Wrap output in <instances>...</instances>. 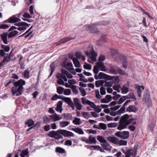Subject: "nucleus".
Here are the masks:
<instances>
[{
  "instance_id": "obj_44",
  "label": "nucleus",
  "mask_w": 157,
  "mask_h": 157,
  "mask_svg": "<svg viewBox=\"0 0 157 157\" xmlns=\"http://www.w3.org/2000/svg\"><path fill=\"white\" fill-rule=\"evenodd\" d=\"M80 119L79 118L75 117V119L73 121V123L75 125H79L81 124Z\"/></svg>"
},
{
  "instance_id": "obj_43",
  "label": "nucleus",
  "mask_w": 157,
  "mask_h": 157,
  "mask_svg": "<svg viewBox=\"0 0 157 157\" xmlns=\"http://www.w3.org/2000/svg\"><path fill=\"white\" fill-rule=\"evenodd\" d=\"M50 68L51 70V72L50 74L48 77H50L53 74L54 71L55 70V67L53 64H51L50 65Z\"/></svg>"
},
{
  "instance_id": "obj_40",
  "label": "nucleus",
  "mask_w": 157,
  "mask_h": 157,
  "mask_svg": "<svg viewBox=\"0 0 157 157\" xmlns=\"http://www.w3.org/2000/svg\"><path fill=\"white\" fill-rule=\"evenodd\" d=\"M122 93L125 94L127 93L128 92V89L125 86H124L121 88Z\"/></svg>"
},
{
  "instance_id": "obj_12",
  "label": "nucleus",
  "mask_w": 157,
  "mask_h": 157,
  "mask_svg": "<svg viewBox=\"0 0 157 157\" xmlns=\"http://www.w3.org/2000/svg\"><path fill=\"white\" fill-rule=\"evenodd\" d=\"M74 39V38H72L71 37H67L61 39L60 40H59V41L57 42L56 43V45H59L61 44L65 43L69 40H73Z\"/></svg>"
},
{
  "instance_id": "obj_49",
  "label": "nucleus",
  "mask_w": 157,
  "mask_h": 157,
  "mask_svg": "<svg viewBox=\"0 0 157 157\" xmlns=\"http://www.w3.org/2000/svg\"><path fill=\"white\" fill-rule=\"evenodd\" d=\"M61 96L58 95L57 94H56L51 98V100L54 101L58 99H61Z\"/></svg>"
},
{
  "instance_id": "obj_51",
  "label": "nucleus",
  "mask_w": 157,
  "mask_h": 157,
  "mask_svg": "<svg viewBox=\"0 0 157 157\" xmlns=\"http://www.w3.org/2000/svg\"><path fill=\"white\" fill-rule=\"evenodd\" d=\"M83 67L85 69L90 70L91 69V65L90 64H87L86 63H84Z\"/></svg>"
},
{
  "instance_id": "obj_33",
  "label": "nucleus",
  "mask_w": 157,
  "mask_h": 157,
  "mask_svg": "<svg viewBox=\"0 0 157 157\" xmlns=\"http://www.w3.org/2000/svg\"><path fill=\"white\" fill-rule=\"evenodd\" d=\"M29 74L30 71L28 69L25 70L24 72L23 75L25 78L27 79L29 78L30 77Z\"/></svg>"
},
{
  "instance_id": "obj_57",
  "label": "nucleus",
  "mask_w": 157,
  "mask_h": 157,
  "mask_svg": "<svg viewBox=\"0 0 157 157\" xmlns=\"http://www.w3.org/2000/svg\"><path fill=\"white\" fill-rule=\"evenodd\" d=\"M100 92L101 95L105 94V89L104 87H101L100 89Z\"/></svg>"
},
{
  "instance_id": "obj_53",
  "label": "nucleus",
  "mask_w": 157,
  "mask_h": 157,
  "mask_svg": "<svg viewBox=\"0 0 157 157\" xmlns=\"http://www.w3.org/2000/svg\"><path fill=\"white\" fill-rule=\"evenodd\" d=\"M79 90L81 92V95L82 96H84L86 95V92L83 88L81 87H79Z\"/></svg>"
},
{
  "instance_id": "obj_31",
  "label": "nucleus",
  "mask_w": 157,
  "mask_h": 157,
  "mask_svg": "<svg viewBox=\"0 0 157 157\" xmlns=\"http://www.w3.org/2000/svg\"><path fill=\"white\" fill-rule=\"evenodd\" d=\"M25 124L28 127H31L34 124V121L32 119H29L25 122Z\"/></svg>"
},
{
  "instance_id": "obj_29",
  "label": "nucleus",
  "mask_w": 157,
  "mask_h": 157,
  "mask_svg": "<svg viewBox=\"0 0 157 157\" xmlns=\"http://www.w3.org/2000/svg\"><path fill=\"white\" fill-rule=\"evenodd\" d=\"M18 32L17 31L13 30L10 32L8 34V38H10L16 35L18 33Z\"/></svg>"
},
{
  "instance_id": "obj_64",
  "label": "nucleus",
  "mask_w": 157,
  "mask_h": 157,
  "mask_svg": "<svg viewBox=\"0 0 157 157\" xmlns=\"http://www.w3.org/2000/svg\"><path fill=\"white\" fill-rule=\"evenodd\" d=\"M72 142L70 140H66L64 143V144L66 145L70 146L72 145Z\"/></svg>"
},
{
  "instance_id": "obj_62",
  "label": "nucleus",
  "mask_w": 157,
  "mask_h": 157,
  "mask_svg": "<svg viewBox=\"0 0 157 157\" xmlns=\"http://www.w3.org/2000/svg\"><path fill=\"white\" fill-rule=\"evenodd\" d=\"M99 69L97 65L94 66L93 69V71L94 73L95 74H97L98 72Z\"/></svg>"
},
{
  "instance_id": "obj_1",
  "label": "nucleus",
  "mask_w": 157,
  "mask_h": 157,
  "mask_svg": "<svg viewBox=\"0 0 157 157\" xmlns=\"http://www.w3.org/2000/svg\"><path fill=\"white\" fill-rule=\"evenodd\" d=\"M65 137H73L74 134L72 132L63 129H59L57 131L52 130L50 131L48 135L51 137L54 138L56 140L61 139L63 138L62 136Z\"/></svg>"
},
{
  "instance_id": "obj_9",
  "label": "nucleus",
  "mask_w": 157,
  "mask_h": 157,
  "mask_svg": "<svg viewBox=\"0 0 157 157\" xmlns=\"http://www.w3.org/2000/svg\"><path fill=\"white\" fill-rule=\"evenodd\" d=\"M96 64L98 67L99 69L101 71H107V68L102 62L98 61L96 63Z\"/></svg>"
},
{
  "instance_id": "obj_61",
  "label": "nucleus",
  "mask_w": 157,
  "mask_h": 157,
  "mask_svg": "<svg viewBox=\"0 0 157 157\" xmlns=\"http://www.w3.org/2000/svg\"><path fill=\"white\" fill-rule=\"evenodd\" d=\"M71 93V90L70 89H67L64 90V94L65 95H69Z\"/></svg>"
},
{
  "instance_id": "obj_59",
  "label": "nucleus",
  "mask_w": 157,
  "mask_h": 157,
  "mask_svg": "<svg viewBox=\"0 0 157 157\" xmlns=\"http://www.w3.org/2000/svg\"><path fill=\"white\" fill-rule=\"evenodd\" d=\"M57 83L58 84L61 85L63 86L64 84V82L62 78L58 79L57 81Z\"/></svg>"
},
{
  "instance_id": "obj_46",
  "label": "nucleus",
  "mask_w": 157,
  "mask_h": 157,
  "mask_svg": "<svg viewBox=\"0 0 157 157\" xmlns=\"http://www.w3.org/2000/svg\"><path fill=\"white\" fill-rule=\"evenodd\" d=\"M64 88L61 86H59L57 88V92L59 94H61L64 92Z\"/></svg>"
},
{
  "instance_id": "obj_7",
  "label": "nucleus",
  "mask_w": 157,
  "mask_h": 157,
  "mask_svg": "<svg viewBox=\"0 0 157 157\" xmlns=\"http://www.w3.org/2000/svg\"><path fill=\"white\" fill-rule=\"evenodd\" d=\"M143 101L148 105H150L151 103V100L150 98V93L148 90H146L144 92Z\"/></svg>"
},
{
  "instance_id": "obj_8",
  "label": "nucleus",
  "mask_w": 157,
  "mask_h": 157,
  "mask_svg": "<svg viewBox=\"0 0 157 157\" xmlns=\"http://www.w3.org/2000/svg\"><path fill=\"white\" fill-rule=\"evenodd\" d=\"M81 102L83 105H90L92 108H94L96 106V105L94 102L86 99L85 98H82Z\"/></svg>"
},
{
  "instance_id": "obj_48",
  "label": "nucleus",
  "mask_w": 157,
  "mask_h": 157,
  "mask_svg": "<svg viewBox=\"0 0 157 157\" xmlns=\"http://www.w3.org/2000/svg\"><path fill=\"white\" fill-rule=\"evenodd\" d=\"M118 125V124L116 123H111L107 124L108 127L109 128H114Z\"/></svg>"
},
{
  "instance_id": "obj_19",
  "label": "nucleus",
  "mask_w": 157,
  "mask_h": 157,
  "mask_svg": "<svg viewBox=\"0 0 157 157\" xmlns=\"http://www.w3.org/2000/svg\"><path fill=\"white\" fill-rule=\"evenodd\" d=\"M137 94L139 97H141L142 95V92L143 90L144 89L143 86H138L137 87Z\"/></svg>"
},
{
  "instance_id": "obj_3",
  "label": "nucleus",
  "mask_w": 157,
  "mask_h": 157,
  "mask_svg": "<svg viewBox=\"0 0 157 157\" xmlns=\"http://www.w3.org/2000/svg\"><path fill=\"white\" fill-rule=\"evenodd\" d=\"M25 84V81L22 79L13 82L14 86L12 87L11 90L12 94L16 96L21 95L23 89V85Z\"/></svg>"
},
{
  "instance_id": "obj_27",
  "label": "nucleus",
  "mask_w": 157,
  "mask_h": 157,
  "mask_svg": "<svg viewBox=\"0 0 157 157\" xmlns=\"http://www.w3.org/2000/svg\"><path fill=\"white\" fill-rule=\"evenodd\" d=\"M75 56L78 59L81 58V59L84 61L85 59V58L84 56H82L80 52H77L75 53Z\"/></svg>"
},
{
  "instance_id": "obj_60",
  "label": "nucleus",
  "mask_w": 157,
  "mask_h": 157,
  "mask_svg": "<svg viewBox=\"0 0 157 157\" xmlns=\"http://www.w3.org/2000/svg\"><path fill=\"white\" fill-rule=\"evenodd\" d=\"M74 104L75 105L80 103L79 99L78 98H75L73 99Z\"/></svg>"
},
{
  "instance_id": "obj_25",
  "label": "nucleus",
  "mask_w": 157,
  "mask_h": 157,
  "mask_svg": "<svg viewBox=\"0 0 157 157\" xmlns=\"http://www.w3.org/2000/svg\"><path fill=\"white\" fill-rule=\"evenodd\" d=\"M111 52L113 58H116L119 56L117 50L112 49L111 50Z\"/></svg>"
},
{
  "instance_id": "obj_52",
  "label": "nucleus",
  "mask_w": 157,
  "mask_h": 157,
  "mask_svg": "<svg viewBox=\"0 0 157 157\" xmlns=\"http://www.w3.org/2000/svg\"><path fill=\"white\" fill-rule=\"evenodd\" d=\"M117 70H116L115 68H113V67H110L109 70V72L111 73L114 75H116L117 73Z\"/></svg>"
},
{
  "instance_id": "obj_28",
  "label": "nucleus",
  "mask_w": 157,
  "mask_h": 157,
  "mask_svg": "<svg viewBox=\"0 0 157 157\" xmlns=\"http://www.w3.org/2000/svg\"><path fill=\"white\" fill-rule=\"evenodd\" d=\"M108 140L114 144H117L118 141L117 138L114 137H108Z\"/></svg>"
},
{
  "instance_id": "obj_20",
  "label": "nucleus",
  "mask_w": 157,
  "mask_h": 157,
  "mask_svg": "<svg viewBox=\"0 0 157 157\" xmlns=\"http://www.w3.org/2000/svg\"><path fill=\"white\" fill-rule=\"evenodd\" d=\"M88 140V144H96V141L95 137L92 136L91 135H90L89 136Z\"/></svg>"
},
{
  "instance_id": "obj_16",
  "label": "nucleus",
  "mask_w": 157,
  "mask_h": 157,
  "mask_svg": "<svg viewBox=\"0 0 157 157\" xmlns=\"http://www.w3.org/2000/svg\"><path fill=\"white\" fill-rule=\"evenodd\" d=\"M8 34L7 33H3L1 35L2 39L4 44H7L8 42L7 41V37Z\"/></svg>"
},
{
  "instance_id": "obj_5",
  "label": "nucleus",
  "mask_w": 157,
  "mask_h": 157,
  "mask_svg": "<svg viewBox=\"0 0 157 157\" xmlns=\"http://www.w3.org/2000/svg\"><path fill=\"white\" fill-rule=\"evenodd\" d=\"M86 55L87 56H91L90 60L93 59L94 62L96 60V57L97 53L93 50V48L92 45H90L88 48V51L85 52Z\"/></svg>"
},
{
  "instance_id": "obj_32",
  "label": "nucleus",
  "mask_w": 157,
  "mask_h": 157,
  "mask_svg": "<svg viewBox=\"0 0 157 157\" xmlns=\"http://www.w3.org/2000/svg\"><path fill=\"white\" fill-rule=\"evenodd\" d=\"M56 152L59 153H65V151L64 149L62 147H57L56 148Z\"/></svg>"
},
{
  "instance_id": "obj_47",
  "label": "nucleus",
  "mask_w": 157,
  "mask_h": 157,
  "mask_svg": "<svg viewBox=\"0 0 157 157\" xmlns=\"http://www.w3.org/2000/svg\"><path fill=\"white\" fill-rule=\"evenodd\" d=\"M64 117L67 120H71L72 118V115L70 113L64 114Z\"/></svg>"
},
{
  "instance_id": "obj_26",
  "label": "nucleus",
  "mask_w": 157,
  "mask_h": 157,
  "mask_svg": "<svg viewBox=\"0 0 157 157\" xmlns=\"http://www.w3.org/2000/svg\"><path fill=\"white\" fill-rule=\"evenodd\" d=\"M66 67L70 72H71L74 70V68L73 67V65L71 63H68Z\"/></svg>"
},
{
  "instance_id": "obj_18",
  "label": "nucleus",
  "mask_w": 157,
  "mask_h": 157,
  "mask_svg": "<svg viewBox=\"0 0 157 157\" xmlns=\"http://www.w3.org/2000/svg\"><path fill=\"white\" fill-rule=\"evenodd\" d=\"M127 111L129 112H133L134 113L136 112L137 111V109L134 105H130L126 109Z\"/></svg>"
},
{
  "instance_id": "obj_56",
  "label": "nucleus",
  "mask_w": 157,
  "mask_h": 157,
  "mask_svg": "<svg viewBox=\"0 0 157 157\" xmlns=\"http://www.w3.org/2000/svg\"><path fill=\"white\" fill-rule=\"evenodd\" d=\"M113 88L114 90L117 91L118 92L120 91V89L121 88V86L119 85H114L113 86Z\"/></svg>"
},
{
  "instance_id": "obj_37",
  "label": "nucleus",
  "mask_w": 157,
  "mask_h": 157,
  "mask_svg": "<svg viewBox=\"0 0 157 157\" xmlns=\"http://www.w3.org/2000/svg\"><path fill=\"white\" fill-rule=\"evenodd\" d=\"M21 15V13H19L18 14L16 15H13L11 17H10L7 20H20V19L18 18L17 17H17H20V15Z\"/></svg>"
},
{
  "instance_id": "obj_30",
  "label": "nucleus",
  "mask_w": 157,
  "mask_h": 157,
  "mask_svg": "<svg viewBox=\"0 0 157 157\" xmlns=\"http://www.w3.org/2000/svg\"><path fill=\"white\" fill-rule=\"evenodd\" d=\"M73 61L75 67H80L81 65L78 59L75 58H74L73 59Z\"/></svg>"
},
{
  "instance_id": "obj_23",
  "label": "nucleus",
  "mask_w": 157,
  "mask_h": 157,
  "mask_svg": "<svg viewBox=\"0 0 157 157\" xmlns=\"http://www.w3.org/2000/svg\"><path fill=\"white\" fill-rule=\"evenodd\" d=\"M106 37V36L105 35L102 36L100 39L97 41V44L98 45H102L105 42V38Z\"/></svg>"
},
{
  "instance_id": "obj_15",
  "label": "nucleus",
  "mask_w": 157,
  "mask_h": 157,
  "mask_svg": "<svg viewBox=\"0 0 157 157\" xmlns=\"http://www.w3.org/2000/svg\"><path fill=\"white\" fill-rule=\"evenodd\" d=\"M101 146L104 150L109 152L110 151L112 148V147L109 144L106 142L102 144Z\"/></svg>"
},
{
  "instance_id": "obj_14",
  "label": "nucleus",
  "mask_w": 157,
  "mask_h": 157,
  "mask_svg": "<svg viewBox=\"0 0 157 157\" xmlns=\"http://www.w3.org/2000/svg\"><path fill=\"white\" fill-rule=\"evenodd\" d=\"M12 51V50L11 51L10 53L8 56H7L4 58L3 60L2 61L5 64L6 63H8L12 60V59H11V57L13 56V55L11 54Z\"/></svg>"
},
{
  "instance_id": "obj_10",
  "label": "nucleus",
  "mask_w": 157,
  "mask_h": 157,
  "mask_svg": "<svg viewBox=\"0 0 157 157\" xmlns=\"http://www.w3.org/2000/svg\"><path fill=\"white\" fill-rule=\"evenodd\" d=\"M51 115H45L43 117V122L44 124L49 123L52 122V117Z\"/></svg>"
},
{
  "instance_id": "obj_54",
  "label": "nucleus",
  "mask_w": 157,
  "mask_h": 157,
  "mask_svg": "<svg viewBox=\"0 0 157 157\" xmlns=\"http://www.w3.org/2000/svg\"><path fill=\"white\" fill-rule=\"evenodd\" d=\"M81 113L82 115V117L84 118L88 119L89 117V114L88 112H85L82 111V112Z\"/></svg>"
},
{
  "instance_id": "obj_58",
  "label": "nucleus",
  "mask_w": 157,
  "mask_h": 157,
  "mask_svg": "<svg viewBox=\"0 0 157 157\" xmlns=\"http://www.w3.org/2000/svg\"><path fill=\"white\" fill-rule=\"evenodd\" d=\"M102 84V81L101 80H98L96 81L95 83V86L97 87H99Z\"/></svg>"
},
{
  "instance_id": "obj_41",
  "label": "nucleus",
  "mask_w": 157,
  "mask_h": 157,
  "mask_svg": "<svg viewBox=\"0 0 157 157\" xmlns=\"http://www.w3.org/2000/svg\"><path fill=\"white\" fill-rule=\"evenodd\" d=\"M126 97L127 96H123L120 98L117 101V103L118 104L122 103L126 99H127V98H126Z\"/></svg>"
},
{
  "instance_id": "obj_39",
  "label": "nucleus",
  "mask_w": 157,
  "mask_h": 157,
  "mask_svg": "<svg viewBox=\"0 0 157 157\" xmlns=\"http://www.w3.org/2000/svg\"><path fill=\"white\" fill-rule=\"evenodd\" d=\"M97 140L101 143H105L106 142V140L104 137L101 136H98L97 137Z\"/></svg>"
},
{
  "instance_id": "obj_4",
  "label": "nucleus",
  "mask_w": 157,
  "mask_h": 157,
  "mask_svg": "<svg viewBox=\"0 0 157 157\" xmlns=\"http://www.w3.org/2000/svg\"><path fill=\"white\" fill-rule=\"evenodd\" d=\"M107 24V22L104 21H102L101 22L98 23V24L94 23L91 25H86L84 27L87 31H89L91 33H97L99 32L97 28L98 25H106Z\"/></svg>"
},
{
  "instance_id": "obj_35",
  "label": "nucleus",
  "mask_w": 157,
  "mask_h": 157,
  "mask_svg": "<svg viewBox=\"0 0 157 157\" xmlns=\"http://www.w3.org/2000/svg\"><path fill=\"white\" fill-rule=\"evenodd\" d=\"M69 124L70 122L68 121H61L59 122L60 125L62 127H65L68 125Z\"/></svg>"
},
{
  "instance_id": "obj_50",
  "label": "nucleus",
  "mask_w": 157,
  "mask_h": 157,
  "mask_svg": "<svg viewBox=\"0 0 157 157\" xmlns=\"http://www.w3.org/2000/svg\"><path fill=\"white\" fill-rule=\"evenodd\" d=\"M1 47L3 49V50L6 52H8L10 50V48L7 45H2Z\"/></svg>"
},
{
  "instance_id": "obj_45",
  "label": "nucleus",
  "mask_w": 157,
  "mask_h": 157,
  "mask_svg": "<svg viewBox=\"0 0 157 157\" xmlns=\"http://www.w3.org/2000/svg\"><path fill=\"white\" fill-rule=\"evenodd\" d=\"M28 148H27L25 150L22 151L20 154V156L21 157H24L25 156L28 154Z\"/></svg>"
},
{
  "instance_id": "obj_38",
  "label": "nucleus",
  "mask_w": 157,
  "mask_h": 157,
  "mask_svg": "<svg viewBox=\"0 0 157 157\" xmlns=\"http://www.w3.org/2000/svg\"><path fill=\"white\" fill-rule=\"evenodd\" d=\"M127 142L126 141L123 140H120L117 142V144L119 146L126 145L127 144Z\"/></svg>"
},
{
  "instance_id": "obj_63",
  "label": "nucleus",
  "mask_w": 157,
  "mask_h": 157,
  "mask_svg": "<svg viewBox=\"0 0 157 157\" xmlns=\"http://www.w3.org/2000/svg\"><path fill=\"white\" fill-rule=\"evenodd\" d=\"M104 86L106 87H111L112 86V82L111 81L106 82L104 84Z\"/></svg>"
},
{
  "instance_id": "obj_6",
  "label": "nucleus",
  "mask_w": 157,
  "mask_h": 157,
  "mask_svg": "<svg viewBox=\"0 0 157 157\" xmlns=\"http://www.w3.org/2000/svg\"><path fill=\"white\" fill-rule=\"evenodd\" d=\"M115 136L121 139H128L129 135V132L128 131H121L116 132L115 134Z\"/></svg>"
},
{
  "instance_id": "obj_21",
  "label": "nucleus",
  "mask_w": 157,
  "mask_h": 157,
  "mask_svg": "<svg viewBox=\"0 0 157 157\" xmlns=\"http://www.w3.org/2000/svg\"><path fill=\"white\" fill-rule=\"evenodd\" d=\"M30 25V24H28L26 22V24H24V25L20 26L17 28V29L19 31H22L27 29Z\"/></svg>"
},
{
  "instance_id": "obj_24",
  "label": "nucleus",
  "mask_w": 157,
  "mask_h": 157,
  "mask_svg": "<svg viewBox=\"0 0 157 157\" xmlns=\"http://www.w3.org/2000/svg\"><path fill=\"white\" fill-rule=\"evenodd\" d=\"M136 155H134V153L132 150H127L126 153H125V157H131L132 156L133 157H135Z\"/></svg>"
},
{
  "instance_id": "obj_11",
  "label": "nucleus",
  "mask_w": 157,
  "mask_h": 157,
  "mask_svg": "<svg viewBox=\"0 0 157 157\" xmlns=\"http://www.w3.org/2000/svg\"><path fill=\"white\" fill-rule=\"evenodd\" d=\"M120 56V58L122 62V65L124 68L126 69L127 67V59L123 55H121Z\"/></svg>"
},
{
  "instance_id": "obj_55",
  "label": "nucleus",
  "mask_w": 157,
  "mask_h": 157,
  "mask_svg": "<svg viewBox=\"0 0 157 157\" xmlns=\"http://www.w3.org/2000/svg\"><path fill=\"white\" fill-rule=\"evenodd\" d=\"M61 78L64 77V76H66V70L64 69H61Z\"/></svg>"
},
{
  "instance_id": "obj_36",
  "label": "nucleus",
  "mask_w": 157,
  "mask_h": 157,
  "mask_svg": "<svg viewBox=\"0 0 157 157\" xmlns=\"http://www.w3.org/2000/svg\"><path fill=\"white\" fill-rule=\"evenodd\" d=\"M99 129H102L105 130L106 129L107 127L106 124L103 123H100L99 124Z\"/></svg>"
},
{
  "instance_id": "obj_2",
  "label": "nucleus",
  "mask_w": 157,
  "mask_h": 157,
  "mask_svg": "<svg viewBox=\"0 0 157 157\" xmlns=\"http://www.w3.org/2000/svg\"><path fill=\"white\" fill-rule=\"evenodd\" d=\"M134 120H136V119L130 118L128 114L124 115L121 118L119 121V124L117 127V129L119 130L124 129L131 123L133 125L136 124V122H132Z\"/></svg>"
},
{
  "instance_id": "obj_17",
  "label": "nucleus",
  "mask_w": 157,
  "mask_h": 157,
  "mask_svg": "<svg viewBox=\"0 0 157 157\" xmlns=\"http://www.w3.org/2000/svg\"><path fill=\"white\" fill-rule=\"evenodd\" d=\"M18 20H8L7 21L9 23H14V25L18 26L24 25V24H26V22H18L17 23ZM21 21V20H19Z\"/></svg>"
},
{
  "instance_id": "obj_34",
  "label": "nucleus",
  "mask_w": 157,
  "mask_h": 157,
  "mask_svg": "<svg viewBox=\"0 0 157 157\" xmlns=\"http://www.w3.org/2000/svg\"><path fill=\"white\" fill-rule=\"evenodd\" d=\"M61 99L68 105L72 102L71 99L69 98L63 97L62 98H61Z\"/></svg>"
},
{
  "instance_id": "obj_22",
  "label": "nucleus",
  "mask_w": 157,
  "mask_h": 157,
  "mask_svg": "<svg viewBox=\"0 0 157 157\" xmlns=\"http://www.w3.org/2000/svg\"><path fill=\"white\" fill-rule=\"evenodd\" d=\"M71 130L79 134H84V132L82 129L79 128H72L71 129Z\"/></svg>"
},
{
  "instance_id": "obj_42",
  "label": "nucleus",
  "mask_w": 157,
  "mask_h": 157,
  "mask_svg": "<svg viewBox=\"0 0 157 157\" xmlns=\"http://www.w3.org/2000/svg\"><path fill=\"white\" fill-rule=\"evenodd\" d=\"M98 76L100 79L103 78L107 76L109 77V78L110 77V76L105 74L103 72H100L98 74Z\"/></svg>"
},
{
  "instance_id": "obj_13",
  "label": "nucleus",
  "mask_w": 157,
  "mask_h": 157,
  "mask_svg": "<svg viewBox=\"0 0 157 157\" xmlns=\"http://www.w3.org/2000/svg\"><path fill=\"white\" fill-rule=\"evenodd\" d=\"M51 117H52V121L55 122L61 120L62 119V117L60 116V115L57 114L55 113L52 115H51Z\"/></svg>"
}]
</instances>
